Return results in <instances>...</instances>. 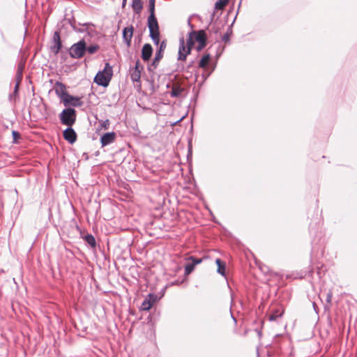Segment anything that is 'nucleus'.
I'll return each instance as SVG.
<instances>
[{"label": "nucleus", "mask_w": 357, "mask_h": 357, "mask_svg": "<svg viewBox=\"0 0 357 357\" xmlns=\"http://www.w3.org/2000/svg\"><path fill=\"white\" fill-rule=\"evenodd\" d=\"M99 49V46L98 45H93L88 47H86V51L90 54H93L96 53Z\"/></svg>", "instance_id": "nucleus-26"}, {"label": "nucleus", "mask_w": 357, "mask_h": 357, "mask_svg": "<svg viewBox=\"0 0 357 357\" xmlns=\"http://www.w3.org/2000/svg\"><path fill=\"white\" fill-rule=\"evenodd\" d=\"M148 26H149L150 33L159 31L158 24L157 19L155 16V13H151L149 16Z\"/></svg>", "instance_id": "nucleus-9"}, {"label": "nucleus", "mask_w": 357, "mask_h": 357, "mask_svg": "<svg viewBox=\"0 0 357 357\" xmlns=\"http://www.w3.org/2000/svg\"><path fill=\"white\" fill-rule=\"evenodd\" d=\"M191 47L192 45H188V40L187 41V45H185L184 39L181 38L179 40L178 59L181 61L185 60L187 56L190 53Z\"/></svg>", "instance_id": "nucleus-5"}, {"label": "nucleus", "mask_w": 357, "mask_h": 357, "mask_svg": "<svg viewBox=\"0 0 357 357\" xmlns=\"http://www.w3.org/2000/svg\"><path fill=\"white\" fill-rule=\"evenodd\" d=\"M54 91L56 96L62 100L68 93L66 91V86L59 82H56L54 86Z\"/></svg>", "instance_id": "nucleus-10"}, {"label": "nucleus", "mask_w": 357, "mask_h": 357, "mask_svg": "<svg viewBox=\"0 0 357 357\" xmlns=\"http://www.w3.org/2000/svg\"><path fill=\"white\" fill-rule=\"evenodd\" d=\"M183 89L180 86H173L170 93L172 97H179L181 96Z\"/></svg>", "instance_id": "nucleus-20"}, {"label": "nucleus", "mask_w": 357, "mask_h": 357, "mask_svg": "<svg viewBox=\"0 0 357 357\" xmlns=\"http://www.w3.org/2000/svg\"><path fill=\"white\" fill-rule=\"evenodd\" d=\"M59 119L63 125L71 127L76 121V111L73 108H66L59 114Z\"/></svg>", "instance_id": "nucleus-3"}, {"label": "nucleus", "mask_w": 357, "mask_h": 357, "mask_svg": "<svg viewBox=\"0 0 357 357\" xmlns=\"http://www.w3.org/2000/svg\"><path fill=\"white\" fill-rule=\"evenodd\" d=\"M153 52L152 47L150 44H145L142 50V58L144 61H149Z\"/></svg>", "instance_id": "nucleus-14"}, {"label": "nucleus", "mask_w": 357, "mask_h": 357, "mask_svg": "<svg viewBox=\"0 0 357 357\" xmlns=\"http://www.w3.org/2000/svg\"><path fill=\"white\" fill-rule=\"evenodd\" d=\"M159 35V31L150 33V37L153 40V43L156 45H158L160 42Z\"/></svg>", "instance_id": "nucleus-25"}, {"label": "nucleus", "mask_w": 357, "mask_h": 357, "mask_svg": "<svg viewBox=\"0 0 357 357\" xmlns=\"http://www.w3.org/2000/svg\"><path fill=\"white\" fill-rule=\"evenodd\" d=\"M215 264L218 266L217 272L222 275H225V263L222 261V260L218 258L215 259Z\"/></svg>", "instance_id": "nucleus-17"}, {"label": "nucleus", "mask_w": 357, "mask_h": 357, "mask_svg": "<svg viewBox=\"0 0 357 357\" xmlns=\"http://www.w3.org/2000/svg\"><path fill=\"white\" fill-rule=\"evenodd\" d=\"M84 240L91 247H95L96 246V240H95V238L93 237V235L87 234L86 236H85Z\"/></svg>", "instance_id": "nucleus-22"}, {"label": "nucleus", "mask_w": 357, "mask_h": 357, "mask_svg": "<svg viewBox=\"0 0 357 357\" xmlns=\"http://www.w3.org/2000/svg\"><path fill=\"white\" fill-rule=\"evenodd\" d=\"M66 107H80L83 105V102L81 100V98L73 96L68 93L66 97L61 100Z\"/></svg>", "instance_id": "nucleus-6"}, {"label": "nucleus", "mask_w": 357, "mask_h": 357, "mask_svg": "<svg viewBox=\"0 0 357 357\" xmlns=\"http://www.w3.org/2000/svg\"><path fill=\"white\" fill-rule=\"evenodd\" d=\"M63 135L65 140L70 144H74L77 140V134L71 127L68 126V128L63 131Z\"/></svg>", "instance_id": "nucleus-7"}, {"label": "nucleus", "mask_w": 357, "mask_h": 357, "mask_svg": "<svg viewBox=\"0 0 357 357\" xmlns=\"http://www.w3.org/2000/svg\"><path fill=\"white\" fill-rule=\"evenodd\" d=\"M22 73L17 72V73H16L17 82H19V83H20V82L22 81Z\"/></svg>", "instance_id": "nucleus-30"}, {"label": "nucleus", "mask_w": 357, "mask_h": 357, "mask_svg": "<svg viewBox=\"0 0 357 357\" xmlns=\"http://www.w3.org/2000/svg\"><path fill=\"white\" fill-rule=\"evenodd\" d=\"M132 69L139 70V71H142L143 70V66L140 64L139 61H137L135 67Z\"/></svg>", "instance_id": "nucleus-29"}, {"label": "nucleus", "mask_w": 357, "mask_h": 357, "mask_svg": "<svg viewBox=\"0 0 357 357\" xmlns=\"http://www.w3.org/2000/svg\"><path fill=\"white\" fill-rule=\"evenodd\" d=\"M209 60H210V55L209 54H206L204 56H203V57L202 58V59L200 60L199 61V67L200 68H206L209 62Z\"/></svg>", "instance_id": "nucleus-21"}, {"label": "nucleus", "mask_w": 357, "mask_h": 357, "mask_svg": "<svg viewBox=\"0 0 357 357\" xmlns=\"http://www.w3.org/2000/svg\"><path fill=\"white\" fill-rule=\"evenodd\" d=\"M133 30L134 29L132 26L126 27L123 30V38L128 46H130V45L131 39L133 35Z\"/></svg>", "instance_id": "nucleus-12"}, {"label": "nucleus", "mask_w": 357, "mask_h": 357, "mask_svg": "<svg viewBox=\"0 0 357 357\" xmlns=\"http://www.w3.org/2000/svg\"><path fill=\"white\" fill-rule=\"evenodd\" d=\"M188 45H192L194 43V40L199 43L197 50H201L206 46V35L204 31L201 30L198 31H193L189 34Z\"/></svg>", "instance_id": "nucleus-2"}, {"label": "nucleus", "mask_w": 357, "mask_h": 357, "mask_svg": "<svg viewBox=\"0 0 357 357\" xmlns=\"http://www.w3.org/2000/svg\"><path fill=\"white\" fill-rule=\"evenodd\" d=\"M12 134H13V138L15 141L20 137L19 132L17 131L13 130Z\"/></svg>", "instance_id": "nucleus-31"}, {"label": "nucleus", "mask_w": 357, "mask_h": 357, "mask_svg": "<svg viewBox=\"0 0 357 357\" xmlns=\"http://www.w3.org/2000/svg\"><path fill=\"white\" fill-rule=\"evenodd\" d=\"M116 139V134L114 132H107L104 134L100 138V143L102 146H107L114 142Z\"/></svg>", "instance_id": "nucleus-11"}, {"label": "nucleus", "mask_w": 357, "mask_h": 357, "mask_svg": "<svg viewBox=\"0 0 357 357\" xmlns=\"http://www.w3.org/2000/svg\"><path fill=\"white\" fill-rule=\"evenodd\" d=\"M155 302V296L153 294H149L147 298H146L141 305V310L144 311L149 310L152 305Z\"/></svg>", "instance_id": "nucleus-13"}, {"label": "nucleus", "mask_w": 357, "mask_h": 357, "mask_svg": "<svg viewBox=\"0 0 357 357\" xmlns=\"http://www.w3.org/2000/svg\"><path fill=\"white\" fill-rule=\"evenodd\" d=\"M132 8L136 13H139L143 8L142 0H132Z\"/></svg>", "instance_id": "nucleus-16"}, {"label": "nucleus", "mask_w": 357, "mask_h": 357, "mask_svg": "<svg viewBox=\"0 0 357 357\" xmlns=\"http://www.w3.org/2000/svg\"><path fill=\"white\" fill-rule=\"evenodd\" d=\"M188 260L191 261L192 262L188 263L185 265V275H189L190 273H191L193 271L195 266L197 264H199L202 261V259H197V258H195L194 257H189L188 258Z\"/></svg>", "instance_id": "nucleus-8"}, {"label": "nucleus", "mask_w": 357, "mask_h": 357, "mask_svg": "<svg viewBox=\"0 0 357 357\" xmlns=\"http://www.w3.org/2000/svg\"><path fill=\"white\" fill-rule=\"evenodd\" d=\"M229 0H218L215 4V9L222 10L227 4Z\"/></svg>", "instance_id": "nucleus-23"}, {"label": "nucleus", "mask_w": 357, "mask_h": 357, "mask_svg": "<svg viewBox=\"0 0 357 357\" xmlns=\"http://www.w3.org/2000/svg\"><path fill=\"white\" fill-rule=\"evenodd\" d=\"M126 1H127V0H123V3H122L123 7H124V6H125V5H126Z\"/></svg>", "instance_id": "nucleus-37"}, {"label": "nucleus", "mask_w": 357, "mask_h": 357, "mask_svg": "<svg viewBox=\"0 0 357 357\" xmlns=\"http://www.w3.org/2000/svg\"><path fill=\"white\" fill-rule=\"evenodd\" d=\"M162 52H161L160 51H157V52L155 53V55L154 60H153L151 67H149V70H151V67L156 68L158 66V64L159 61H160V59H162Z\"/></svg>", "instance_id": "nucleus-19"}, {"label": "nucleus", "mask_w": 357, "mask_h": 357, "mask_svg": "<svg viewBox=\"0 0 357 357\" xmlns=\"http://www.w3.org/2000/svg\"><path fill=\"white\" fill-rule=\"evenodd\" d=\"M331 299H332V293L330 291L327 295L326 301L328 303H330L331 301Z\"/></svg>", "instance_id": "nucleus-33"}, {"label": "nucleus", "mask_w": 357, "mask_h": 357, "mask_svg": "<svg viewBox=\"0 0 357 357\" xmlns=\"http://www.w3.org/2000/svg\"><path fill=\"white\" fill-rule=\"evenodd\" d=\"M113 75L112 67L109 63H105V66L102 71H99L94 78V82L100 86H107Z\"/></svg>", "instance_id": "nucleus-1"}, {"label": "nucleus", "mask_w": 357, "mask_h": 357, "mask_svg": "<svg viewBox=\"0 0 357 357\" xmlns=\"http://www.w3.org/2000/svg\"><path fill=\"white\" fill-rule=\"evenodd\" d=\"M23 69H24V65L23 64H20L18 66L17 72H20V73H22Z\"/></svg>", "instance_id": "nucleus-34"}, {"label": "nucleus", "mask_w": 357, "mask_h": 357, "mask_svg": "<svg viewBox=\"0 0 357 357\" xmlns=\"http://www.w3.org/2000/svg\"><path fill=\"white\" fill-rule=\"evenodd\" d=\"M86 52V43L84 40H82L71 46L69 54L73 58L80 59L84 55Z\"/></svg>", "instance_id": "nucleus-4"}, {"label": "nucleus", "mask_w": 357, "mask_h": 357, "mask_svg": "<svg viewBox=\"0 0 357 357\" xmlns=\"http://www.w3.org/2000/svg\"><path fill=\"white\" fill-rule=\"evenodd\" d=\"M100 125L102 128H104L105 129H107L109 128V121L108 119H106L105 121H100Z\"/></svg>", "instance_id": "nucleus-28"}, {"label": "nucleus", "mask_w": 357, "mask_h": 357, "mask_svg": "<svg viewBox=\"0 0 357 357\" xmlns=\"http://www.w3.org/2000/svg\"><path fill=\"white\" fill-rule=\"evenodd\" d=\"M166 47V44L164 41H162L161 43H160V48L158 51H160L161 52H162L163 50Z\"/></svg>", "instance_id": "nucleus-32"}, {"label": "nucleus", "mask_w": 357, "mask_h": 357, "mask_svg": "<svg viewBox=\"0 0 357 357\" xmlns=\"http://www.w3.org/2000/svg\"><path fill=\"white\" fill-rule=\"evenodd\" d=\"M282 314H283V311L279 312L278 310H277L275 312L270 314L269 320L270 321H275L278 317H282Z\"/></svg>", "instance_id": "nucleus-24"}, {"label": "nucleus", "mask_w": 357, "mask_h": 357, "mask_svg": "<svg viewBox=\"0 0 357 357\" xmlns=\"http://www.w3.org/2000/svg\"><path fill=\"white\" fill-rule=\"evenodd\" d=\"M149 3L150 14L155 13V0H149Z\"/></svg>", "instance_id": "nucleus-27"}, {"label": "nucleus", "mask_w": 357, "mask_h": 357, "mask_svg": "<svg viewBox=\"0 0 357 357\" xmlns=\"http://www.w3.org/2000/svg\"><path fill=\"white\" fill-rule=\"evenodd\" d=\"M130 78L133 82H139L141 78V71L139 70H130Z\"/></svg>", "instance_id": "nucleus-18"}, {"label": "nucleus", "mask_w": 357, "mask_h": 357, "mask_svg": "<svg viewBox=\"0 0 357 357\" xmlns=\"http://www.w3.org/2000/svg\"><path fill=\"white\" fill-rule=\"evenodd\" d=\"M53 40H54V45L53 47V49L55 51V52L57 53V52H59V51L61 48V42L60 35H59V32L56 31L54 33Z\"/></svg>", "instance_id": "nucleus-15"}, {"label": "nucleus", "mask_w": 357, "mask_h": 357, "mask_svg": "<svg viewBox=\"0 0 357 357\" xmlns=\"http://www.w3.org/2000/svg\"><path fill=\"white\" fill-rule=\"evenodd\" d=\"M19 85H20V83L19 82H17L15 86V89H14V93H17V91H18V88H19Z\"/></svg>", "instance_id": "nucleus-36"}, {"label": "nucleus", "mask_w": 357, "mask_h": 357, "mask_svg": "<svg viewBox=\"0 0 357 357\" xmlns=\"http://www.w3.org/2000/svg\"><path fill=\"white\" fill-rule=\"evenodd\" d=\"M229 34L226 33L222 36V40L227 42L229 40Z\"/></svg>", "instance_id": "nucleus-35"}]
</instances>
